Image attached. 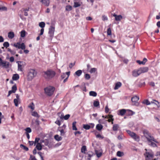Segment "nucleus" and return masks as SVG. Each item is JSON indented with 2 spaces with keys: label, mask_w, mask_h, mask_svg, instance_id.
Returning <instances> with one entry per match:
<instances>
[{
  "label": "nucleus",
  "mask_w": 160,
  "mask_h": 160,
  "mask_svg": "<svg viewBox=\"0 0 160 160\" xmlns=\"http://www.w3.org/2000/svg\"><path fill=\"white\" fill-rule=\"evenodd\" d=\"M55 74L54 71L49 69L44 72V77L46 79L50 80L53 78Z\"/></svg>",
  "instance_id": "f257e3e1"
},
{
  "label": "nucleus",
  "mask_w": 160,
  "mask_h": 160,
  "mask_svg": "<svg viewBox=\"0 0 160 160\" xmlns=\"http://www.w3.org/2000/svg\"><path fill=\"white\" fill-rule=\"evenodd\" d=\"M37 74V72L34 69H29L28 75V79L29 80H31L36 76Z\"/></svg>",
  "instance_id": "f03ea898"
},
{
  "label": "nucleus",
  "mask_w": 160,
  "mask_h": 160,
  "mask_svg": "<svg viewBox=\"0 0 160 160\" xmlns=\"http://www.w3.org/2000/svg\"><path fill=\"white\" fill-rule=\"evenodd\" d=\"M55 88L52 86H49L44 88L45 93L49 96H51L53 93Z\"/></svg>",
  "instance_id": "7ed1b4c3"
},
{
  "label": "nucleus",
  "mask_w": 160,
  "mask_h": 160,
  "mask_svg": "<svg viewBox=\"0 0 160 160\" xmlns=\"http://www.w3.org/2000/svg\"><path fill=\"white\" fill-rule=\"evenodd\" d=\"M148 145L153 147H157V145L156 143H156H158L156 139H155L153 137H150V138L147 140Z\"/></svg>",
  "instance_id": "20e7f679"
},
{
  "label": "nucleus",
  "mask_w": 160,
  "mask_h": 160,
  "mask_svg": "<svg viewBox=\"0 0 160 160\" xmlns=\"http://www.w3.org/2000/svg\"><path fill=\"white\" fill-rule=\"evenodd\" d=\"M126 132L131 137L134 139L135 141H138L139 140V136H138L136 133L133 132H131L129 130H127Z\"/></svg>",
  "instance_id": "39448f33"
},
{
  "label": "nucleus",
  "mask_w": 160,
  "mask_h": 160,
  "mask_svg": "<svg viewBox=\"0 0 160 160\" xmlns=\"http://www.w3.org/2000/svg\"><path fill=\"white\" fill-rule=\"evenodd\" d=\"M14 47L19 49L24 50L26 48V46L24 43H21L20 42L14 43L13 45Z\"/></svg>",
  "instance_id": "423d86ee"
},
{
  "label": "nucleus",
  "mask_w": 160,
  "mask_h": 160,
  "mask_svg": "<svg viewBox=\"0 0 160 160\" xmlns=\"http://www.w3.org/2000/svg\"><path fill=\"white\" fill-rule=\"evenodd\" d=\"M55 31V28L52 26H51L49 28L48 34L49 37V39L52 40L53 36V34Z\"/></svg>",
  "instance_id": "0eeeda50"
},
{
  "label": "nucleus",
  "mask_w": 160,
  "mask_h": 160,
  "mask_svg": "<svg viewBox=\"0 0 160 160\" xmlns=\"http://www.w3.org/2000/svg\"><path fill=\"white\" fill-rule=\"evenodd\" d=\"M145 160H151V159L153 157V153L151 152H146L145 154Z\"/></svg>",
  "instance_id": "6e6552de"
},
{
  "label": "nucleus",
  "mask_w": 160,
  "mask_h": 160,
  "mask_svg": "<svg viewBox=\"0 0 160 160\" xmlns=\"http://www.w3.org/2000/svg\"><path fill=\"white\" fill-rule=\"evenodd\" d=\"M144 136L147 138V140L150 138V137H152L150 133H149V131L146 129H143L142 130Z\"/></svg>",
  "instance_id": "1a4fd4ad"
},
{
  "label": "nucleus",
  "mask_w": 160,
  "mask_h": 160,
  "mask_svg": "<svg viewBox=\"0 0 160 160\" xmlns=\"http://www.w3.org/2000/svg\"><path fill=\"white\" fill-rule=\"evenodd\" d=\"M94 126V124L93 123H90L89 124H83V128L86 130H88L90 128H92Z\"/></svg>",
  "instance_id": "9d476101"
},
{
  "label": "nucleus",
  "mask_w": 160,
  "mask_h": 160,
  "mask_svg": "<svg viewBox=\"0 0 160 160\" xmlns=\"http://www.w3.org/2000/svg\"><path fill=\"white\" fill-rule=\"evenodd\" d=\"M139 100V98L136 96H135L131 98V101L132 102L134 103V104L137 105L138 104V102Z\"/></svg>",
  "instance_id": "9b49d317"
},
{
  "label": "nucleus",
  "mask_w": 160,
  "mask_h": 160,
  "mask_svg": "<svg viewBox=\"0 0 160 160\" xmlns=\"http://www.w3.org/2000/svg\"><path fill=\"white\" fill-rule=\"evenodd\" d=\"M140 73L147 72L148 70V68L147 67H143L138 69Z\"/></svg>",
  "instance_id": "f8f14e48"
},
{
  "label": "nucleus",
  "mask_w": 160,
  "mask_h": 160,
  "mask_svg": "<svg viewBox=\"0 0 160 160\" xmlns=\"http://www.w3.org/2000/svg\"><path fill=\"white\" fill-rule=\"evenodd\" d=\"M141 74L139 69L138 70H135L132 72V75L134 77H137Z\"/></svg>",
  "instance_id": "ddd939ff"
},
{
  "label": "nucleus",
  "mask_w": 160,
  "mask_h": 160,
  "mask_svg": "<svg viewBox=\"0 0 160 160\" xmlns=\"http://www.w3.org/2000/svg\"><path fill=\"white\" fill-rule=\"evenodd\" d=\"M9 63L6 61H2L1 64V66H2L3 67L7 68H9Z\"/></svg>",
  "instance_id": "4468645a"
},
{
  "label": "nucleus",
  "mask_w": 160,
  "mask_h": 160,
  "mask_svg": "<svg viewBox=\"0 0 160 160\" xmlns=\"http://www.w3.org/2000/svg\"><path fill=\"white\" fill-rule=\"evenodd\" d=\"M113 16L115 18V20L117 21H120L122 18V16L121 15H118L114 13Z\"/></svg>",
  "instance_id": "2eb2a0df"
},
{
  "label": "nucleus",
  "mask_w": 160,
  "mask_h": 160,
  "mask_svg": "<svg viewBox=\"0 0 160 160\" xmlns=\"http://www.w3.org/2000/svg\"><path fill=\"white\" fill-rule=\"evenodd\" d=\"M14 36V34L13 32H10L8 33V37L9 38L12 39Z\"/></svg>",
  "instance_id": "dca6fc26"
},
{
  "label": "nucleus",
  "mask_w": 160,
  "mask_h": 160,
  "mask_svg": "<svg viewBox=\"0 0 160 160\" xmlns=\"http://www.w3.org/2000/svg\"><path fill=\"white\" fill-rule=\"evenodd\" d=\"M19 78V75L18 74H15L13 75L12 77V79L13 80L16 81L18 80Z\"/></svg>",
  "instance_id": "f3484780"
},
{
  "label": "nucleus",
  "mask_w": 160,
  "mask_h": 160,
  "mask_svg": "<svg viewBox=\"0 0 160 160\" xmlns=\"http://www.w3.org/2000/svg\"><path fill=\"white\" fill-rule=\"evenodd\" d=\"M82 71L81 70H79L75 72L74 75H77V76L79 77L82 74Z\"/></svg>",
  "instance_id": "a211bd4d"
},
{
  "label": "nucleus",
  "mask_w": 160,
  "mask_h": 160,
  "mask_svg": "<svg viewBox=\"0 0 160 160\" xmlns=\"http://www.w3.org/2000/svg\"><path fill=\"white\" fill-rule=\"evenodd\" d=\"M62 128L60 127H59L58 128V130L60 132V135L62 136H63L65 134V132L64 131V130L62 129H61Z\"/></svg>",
  "instance_id": "6ab92c4d"
},
{
  "label": "nucleus",
  "mask_w": 160,
  "mask_h": 160,
  "mask_svg": "<svg viewBox=\"0 0 160 160\" xmlns=\"http://www.w3.org/2000/svg\"><path fill=\"white\" fill-rule=\"evenodd\" d=\"M122 85L121 83L120 82H117L115 85V86L114 87V89L115 90H116L118 89L119 88H120Z\"/></svg>",
  "instance_id": "aec40b11"
},
{
  "label": "nucleus",
  "mask_w": 160,
  "mask_h": 160,
  "mask_svg": "<svg viewBox=\"0 0 160 160\" xmlns=\"http://www.w3.org/2000/svg\"><path fill=\"white\" fill-rule=\"evenodd\" d=\"M36 148L38 150H41L42 149V147L40 143H38L36 145Z\"/></svg>",
  "instance_id": "412c9836"
},
{
  "label": "nucleus",
  "mask_w": 160,
  "mask_h": 160,
  "mask_svg": "<svg viewBox=\"0 0 160 160\" xmlns=\"http://www.w3.org/2000/svg\"><path fill=\"white\" fill-rule=\"evenodd\" d=\"M18 70L22 72L23 71L22 65L19 64V63H21V62H18Z\"/></svg>",
  "instance_id": "4be33fe9"
},
{
  "label": "nucleus",
  "mask_w": 160,
  "mask_h": 160,
  "mask_svg": "<svg viewBox=\"0 0 160 160\" xmlns=\"http://www.w3.org/2000/svg\"><path fill=\"white\" fill-rule=\"evenodd\" d=\"M119 125L118 124H114L113 125L112 129L114 131H117L119 128Z\"/></svg>",
  "instance_id": "5701e85b"
},
{
  "label": "nucleus",
  "mask_w": 160,
  "mask_h": 160,
  "mask_svg": "<svg viewBox=\"0 0 160 160\" xmlns=\"http://www.w3.org/2000/svg\"><path fill=\"white\" fill-rule=\"evenodd\" d=\"M103 128V126L101 124H98L96 126V129L98 131L101 130Z\"/></svg>",
  "instance_id": "b1692460"
},
{
  "label": "nucleus",
  "mask_w": 160,
  "mask_h": 160,
  "mask_svg": "<svg viewBox=\"0 0 160 160\" xmlns=\"http://www.w3.org/2000/svg\"><path fill=\"white\" fill-rule=\"evenodd\" d=\"M54 138L55 139L58 141L61 140L62 139V138L61 136H59L58 135H56L54 136Z\"/></svg>",
  "instance_id": "393cba45"
},
{
  "label": "nucleus",
  "mask_w": 160,
  "mask_h": 160,
  "mask_svg": "<svg viewBox=\"0 0 160 160\" xmlns=\"http://www.w3.org/2000/svg\"><path fill=\"white\" fill-rule=\"evenodd\" d=\"M126 110L125 109H122L119 111V114H118L119 115L121 116H123L126 113Z\"/></svg>",
  "instance_id": "a878e982"
},
{
  "label": "nucleus",
  "mask_w": 160,
  "mask_h": 160,
  "mask_svg": "<svg viewBox=\"0 0 160 160\" xmlns=\"http://www.w3.org/2000/svg\"><path fill=\"white\" fill-rule=\"evenodd\" d=\"M88 155V160H90L91 158L93 156V153L92 152H89L87 153Z\"/></svg>",
  "instance_id": "bb28decb"
},
{
  "label": "nucleus",
  "mask_w": 160,
  "mask_h": 160,
  "mask_svg": "<svg viewBox=\"0 0 160 160\" xmlns=\"http://www.w3.org/2000/svg\"><path fill=\"white\" fill-rule=\"evenodd\" d=\"M89 93L90 96L93 97H96L97 95V93L94 91H90Z\"/></svg>",
  "instance_id": "cd10ccee"
},
{
  "label": "nucleus",
  "mask_w": 160,
  "mask_h": 160,
  "mask_svg": "<svg viewBox=\"0 0 160 160\" xmlns=\"http://www.w3.org/2000/svg\"><path fill=\"white\" fill-rule=\"evenodd\" d=\"M32 115L34 117H37L39 118L40 117V115L38 114V113L35 112L34 111L32 112Z\"/></svg>",
  "instance_id": "c85d7f7f"
},
{
  "label": "nucleus",
  "mask_w": 160,
  "mask_h": 160,
  "mask_svg": "<svg viewBox=\"0 0 160 160\" xmlns=\"http://www.w3.org/2000/svg\"><path fill=\"white\" fill-rule=\"evenodd\" d=\"M93 105L95 107H98L99 105V102L98 100L94 101L93 102Z\"/></svg>",
  "instance_id": "c756f323"
},
{
  "label": "nucleus",
  "mask_w": 160,
  "mask_h": 160,
  "mask_svg": "<svg viewBox=\"0 0 160 160\" xmlns=\"http://www.w3.org/2000/svg\"><path fill=\"white\" fill-rule=\"evenodd\" d=\"M28 108H30L32 110L34 109V104L33 102H31L28 106Z\"/></svg>",
  "instance_id": "7c9ffc66"
},
{
  "label": "nucleus",
  "mask_w": 160,
  "mask_h": 160,
  "mask_svg": "<svg viewBox=\"0 0 160 160\" xmlns=\"http://www.w3.org/2000/svg\"><path fill=\"white\" fill-rule=\"evenodd\" d=\"M81 6V4L79 2H74L73 7L74 8H77Z\"/></svg>",
  "instance_id": "2f4dec72"
},
{
  "label": "nucleus",
  "mask_w": 160,
  "mask_h": 160,
  "mask_svg": "<svg viewBox=\"0 0 160 160\" xmlns=\"http://www.w3.org/2000/svg\"><path fill=\"white\" fill-rule=\"evenodd\" d=\"M72 9V7L71 6L67 5L66 7V10L67 11H70Z\"/></svg>",
  "instance_id": "473e14b6"
},
{
  "label": "nucleus",
  "mask_w": 160,
  "mask_h": 160,
  "mask_svg": "<svg viewBox=\"0 0 160 160\" xmlns=\"http://www.w3.org/2000/svg\"><path fill=\"white\" fill-rule=\"evenodd\" d=\"M76 122H74L72 123V129L73 130H77V128L76 126Z\"/></svg>",
  "instance_id": "72a5a7b5"
},
{
  "label": "nucleus",
  "mask_w": 160,
  "mask_h": 160,
  "mask_svg": "<svg viewBox=\"0 0 160 160\" xmlns=\"http://www.w3.org/2000/svg\"><path fill=\"white\" fill-rule=\"evenodd\" d=\"M7 10V8L5 6H0V11H6Z\"/></svg>",
  "instance_id": "f704fd0d"
},
{
  "label": "nucleus",
  "mask_w": 160,
  "mask_h": 160,
  "mask_svg": "<svg viewBox=\"0 0 160 160\" xmlns=\"http://www.w3.org/2000/svg\"><path fill=\"white\" fill-rule=\"evenodd\" d=\"M142 103L144 104H146V105H148L151 104V102L147 99L143 101Z\"/></svg>",
  "instance_id": "c9c22d12"
},
{
  "label": "nucleus",
  "mask_w": 160,
  "mask_h": 160,
  "mask_svg": "<svg viewBox=\"0 0 160 160\" xmlns=\"http://www.w3.org/2000/svg\"><path fill=\"white\" fill-rule=\"evenodd\" d=\"M39 25L40 27L43 28L45 26V23L44 22H41L39 23Z\"/></svg>",
  "instance_id": "e433bc0d"
},
{
  "label": "nucleus",
  "mask_w": 160,
  "mask_h": 160,
  "mask_svg": "<svg viewBox=\"0 0 160 160\" xmlns=\"http://www.w3.org/2000/svg\"><path fill=\"white\" fill-rule=\"evenodd\" d=\"M86 151V147L85 146H83L81 148V152L82 153H85V152Z\"/></svg>",
  "instance_id": "4c0bfd02"
},
{
  "label": "nucleus",
  "mask_w": 160,
  "mask_h": 160,
  "mask_svg": "<svg viewBox=\"0 0 160 160\" xmlns=\"http://www.w3.org/2000/svg\"><path fill=\"white\" fill-rule=\"evenodd\" d=\"M17 90V88L16 84L14 85L12 88V90L15 93Z\"/></svg>",
  "instance_id": "58836bf2"
},
{
  "label": "nucleus",
  "mask_w": 160,
  "mask_h": 160,
  "mask_svg": "<svg viewBox=\"0 0 160 160\" xmlns=\"http://www.w3.org/2000/svg\"><path fill=\"white\" fill-rule=\"evenodd\" d=\"M21 37L23 38L25 36L26 32L25 30H22L20 32Z\"/></svg>",
  "instance_id": "ea45409f"
},
{
  "label": "nucleus",
  "mask_w": 160,
  "mask_h": 160,
  "mask_svg": "<svg viewBox=\"0 0 160 160\" xmlns=\"http://www.w3.org/2000/svg\"><path fill=\"white\" fill-rule=\"evenodd\" d=\"M20 147L21 148H23V149L26 151L28 150V148L23 144H21Z\"/></svg>",
  "instance_id": "a19ab883"
},
{
  "label": "nucleus",
  "mask_w": 160,
  "mask_h": 160,
  "mask_svg": "<svg viewBox=\"0 0 160 160\" xmlns=\"http://www.w3.org/2000/svg\"><path fill=\"white\" fill-rule=\"evenodd\" d=\"M117 155L118 156L121 157L123 155V153L120 151H118L117 152Z\"/></svg>",
  "instance_id": "79ce46f5"
},
{
  "label": "nucleus",
  "mask_w": 160,
  "mask_h": 160,
  "mask_svg": "<svg viewBox=\"0 0 160 160\" xmlns=\"http://www.w3.org/2000/svg\"><path fill=\"white\" fill-rule=\"evenodd\" d=\"M3 45L5 47L7 48L9 46V44L8 42H6L3 43Z\"/></svg>",
  "instance_id": "37998d69"
},
{
  "label": "nucleus",
  "mask_w": 160,
  "mask_h": 160,
  "mask_svg": "<svg viewBox=\"0 0 160 160\" xmlns=\"http://www.w3.org/2000/svg\"><path fill=\"white\" fill-rule=\"evenodd\" d=\"M90 77V75L88 74L87 73L85 75V78L86 80H89Z\"/></svg>",
  "instance_id": "c03bdc74"
},
{
  "label": "nucleus",
  "mask_w": 160,
  "mask_h": 160,
  "mask_svg": "<svg viewBox=\"0 0 160 160\" xmlns=\"http://www.w3.org/2000/svg\"><path fill=\"white\" fill-rule=\"evenodd\" d=\"M95 152L98 158L100 157L102 154V153L101 152H100L98 153V151L97 150L95 151Z\"/></svg>",
  "instance_id": "a18cd8bd"
},
{
  "label": "nucleus",
  "mask_w": 160,
  "mask_h": 160,
  "mask_svg": "<svg viewBox=\"0 0 160 160\" xmlns=\"http://www.w3.org/2000/svg\"><path fill=\"white\" fill-rule=\"evenodd\" d=\"M25 130L26 132V133H30L32 131L31 129L30 128H27L26 129H25Z\"/></svg>",
  "instance_id": "49530a36"
},
{
  "label": "nucleus",
  "mask_w": 160,
  "mask_h": 160,
  "mask_svg": "<svg viewBox=\"0 0 160 160\" xmlns=\"http://www.w3.org/2000/svg\"><path fill=\"white\" fill-rule=\"evenodd\" d=\"M39 140H40L39 138H35V141L34 142V146H35L36 145V143H37V144L38 143H39L38 142L39 141Z\"/></svg>",
  "instance_id": "de8ad7c7"
},
{
  "label": "nucleus",
  "mask_w": 160,
  "mask_h": 160,
  "mask_svg": "<svg viewBox=\"0 0 160 160\" xmlns=\"http://www.w3.org/2000/svg\"><path fill=\"white\" fill-rule=\"evenodd\" d=\"M70 117V115L69 114H67L65 116H64L63 117V119L64 120H68Z\"/></svg>",
  "instance_id": "09e8293b"
},
{
  "label": "nucleus",
  "mask_w": 160,
  "mask_h": 160,
  "mask_svg": "<svg viewBox=\"0 0 160 160\" xmlns=\"http://www.w3.org/2000/svg\"><path fill=\"white\" fill-rule=\"evenodd\" d=\"M128 111L129 112L128 115L129 116L132 115L133 114H134L135 113V112H133L131 110H128Z\"/></svg>",
  "instance_id": "8fccbe9b"
},
{
  "label": "nucleus",
  "mask_w": 160,
  "mask_h": 160,
  "mask_svg": "<svg viewBox=\"0 0 160 160\" xmlns=\"http://www.w3.org/2000/svg\"><path fill=\"white\" fill-rule=\"evenodd\" d=\"M14 102L16 106H18V100L17 99H15L14 100Z\"/></svg>",
  "instance_id": "3c124183"
},
{
  "label": "nucleus",
  "mask_w": 160,
  "mask_h": 160,
  "mask_svg": "<svg viewBox=\"0 0 160 160\" xmlns=\"http://www.w3.org/2000/svg\"><path fill=\"white\" fill-rule=\"evenodd\" d=\"M113 116L112 115H109V118L110 119H111V120H112V124H113V121L114 120V119L113 118Z\"/></svg>",
  "instance_id": "603ef678"
},
{
  "label": "nucleus",
  "mask_w": 160,
  "mask_h": 160,
  "mask_svg": "<svg viewBox=\"0 0 160 160\" xmlns=\"http://www.w3.org/2000/svg\"><path fill=\"white\" fill-rule=\"evenodd\" d=\"M107 34L108 35H111V31L110 28H108L107 30Z\"/></svg>",
  "instance_id": "864d4df0"
},
{
  "label": "nucleus",
  "mask_w": 160,
  "mask_h": 160,
  "mask_svg": "<svg viewBox=\"0 0 160 160\" xmlns=\"http://www.w3.org/2000/svg\"><path fill=\"white\" fill-rule=\"evenodd\" d=\"M96 71V68H92L91 69L90 71V72L91 73H92L95 72Z\"/></svg>",
  "instance_id": "5fc2aeb1"
},
{
  "label": "nucleus",
  "mask_w": 160,
  "mask_h": 160,
  "mask_svg": "<svg viewBox=\"0 0 160 160\" xmlns=\"http://www.w3.org/2000/svg\"><path fill=\"white\" fill-rule=\"evenodd\" d=\"M136 62L139 64H143V65H144V62H142V61H141L140 60H138Z\"/></svg>",
  "instance_id": "6e6d98bb"
},
{
  "label": "nucleus",
  "mask_w": 160,
  "mask_h": 160,
  "mask_svg": "<svg viewBox=\"0 0 160 160\" xmlns=\"http://www.w3.org/2000/svg\"><path fill=\"white\" fill-rule=\"evenodd\" d=\"M55 123L58 124L59 126H60L61 125V122H60V121H59V120H58V119H57L56 121L55 122Z\"/></svg>",
  "instance_id": "4d7b16f0"
},
{
  "label": "nucleus",
  "mask_w": 160,
  "mask_h": 160,
  "mask_svg": "<svg viewBox=\"0 0 160 160\" xmlns=\"http://www.w3.org/2000/svg\"><path fill=\"white\" fill-rule=\"evenodd\" d=\"M109 109L108 108V106H106L105 108V112L106 113H108L109 111Z\"/></svg>",
  "instance_id": "13d9d810"
},
{
  "label": "nucleus",
  "mask_w": 160,
  "mask_h": 160,
  "mask_svg": "<svg viewBox=\"0 0 160 160\" xmlns=\"http://www.w3.org/2000/svg\"><path fill=\"white\" fill-rule=\"evenodd\" d=\"M75 63L74 62V63H71L69 64V68H71L75 65Z\"/></svg>",
  "instance_id": "bf43d9fd"
},
{
  "label": "nucleus",
  "mask_w": 160,
  "mask_h": 160,
  "mask_svg": "<svg viewBox=\"0 0 160 160\" xmlns=\"http://www.w3.org/2000/svg\"><path fill=\"white\" fill-rule=\"evenodd\" d=\"M12 93H13V91H12V90L9 91L8 92V94L7 95V97H8Z\"/></svg>",
  "instance_id": "052dcab7"
},
{
  "label": "nucleus",
  "mask_w": 160,
  "mask_h": 160,
  "mask_svg": "<svg viewBox=\"0 0 160 160\" xmlns=\"http://www.w3.org/2000/svg\"><path fill=\"white\" fill-rule=\"evenodd\" d=\"M66 76V74L65 73H63L61 75V78L62 79H63Z\"/></svg>",
  "instance_id": "680f3d73"
},
{
  "label": "nucleus",
  "mask_w": 160,
  "mask_h": 160,
  "mask_svg": "<svg viewBox=\"0 0 160 160\" xmlns=\"http://www.w3.org/2000/svg\"><path fill=\"white\" fill-rule=\"evenodd\" d=\"M102 20L103 21L108 20L107 17L104 15L103 16H102Z\"/></svg>",
  "instance_id": "e2e57ef3"
},
{
  "label": "nucleus",
  "mask_w": 160,
  "mask_h": 160,
  "mask_svg": "<svg viewBox=\"0 0 160 160\" xmlns=\"http://www.w3.org/2000/svg\"><path fill=\"white\" fill-rule=\"evenodd\" d=\"M29 145L30 146H32V145L34 144V141H29L28 142Z\"/></svg>",
  "instance_id": "0e129e2a"
},
{
  "label": "nucleus",
  "mask_w": 160,
  "mask_h": 160,
  "mask_svg": "<svg viewBox=\"0 0 160 160\" xmlns=\"http://www.w3.org/2000/svg\"><path fill=\"white\" fill-rule=\"evenodd\" d=\"M44 29L43 28H42L40 30V33L39 34L40 35H41L43 34L44 32Z\"/></svg>",
  "instance_id": "69168bd1"
},
{
  "label": "nucleus",
  "mask_w": 160,
  "mask_h": 160,
  "mask_svg": "<svg viewBox=\"0 0 160 160\" xmlns=\"http://www.w3.org/2000/svg\"><path fill=\"white\" fill-rule=\"evenodd\" d=\"M36 124L37 126H39V121L38 119H36L35 121Z\"/></svg>",
  "instance_id": "338daca9"
},
{
  "label": "nucleus",
  "mask_w": 160,
  "mask_h": 160,
  "mask_svg": "<svg viewBox=\"0 0 160 160\" xmlns=\"http://www.w3.org/2000/svg\"><path fill=\"white\" fill-rule=\"evenodd\" d=\"M30 158H31L32 160H37V159L35 158V157L32 155L30 156Z\"/></svg>",
  "instance_id": "774afa93"
}]
</instances>
